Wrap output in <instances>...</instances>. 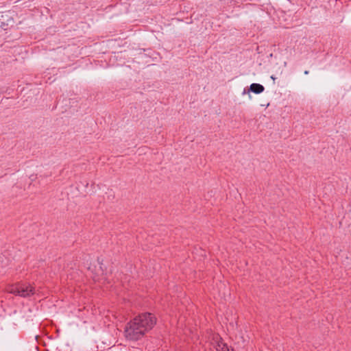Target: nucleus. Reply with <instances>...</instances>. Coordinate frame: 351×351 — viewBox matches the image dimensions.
<instances>
[{"label":"nucleus","instance_id":"f257e3e1","mask_svg":"<svg viewBox=\"0 0 351 351\" xmlns=\"http://www.w3.org/2000/svg\"><path fill=\"white\" fill-rule=\"evenodd\" d=\"M134 324L138 325L141 329L147 332L156 324V318L150 313H143L136 317L133 320Z\"/></svg>","mask_w":351,"mask_h":351},{"label":"nucleus","instance_id":"f03ea898","mask_svg":"<svg viewBox=\"0 0 351 351\" xmlns=\"http://www.w3.org/2000/svg\"><path fill=\"white\" fill-rule=\"evenodd\" d=\"M125 332L126 338L130 340H138L145 334L133 321L128 324Z\"/></svg>","mask_w":351,"mask_h":351},{"label":"nucleus","instance_id":"7ed1b4c3","mask_svg":"<svg viewBox=\"0 0 351 351\" xmlns=\"http://www.w3.org/2000/svg\"><path fill=\"white\" fill-rule=\"evenodd\" d=\"M9 292L21 297H27L34 293L33 287L29 285H20L12 287L8 290Z\"/></svg>","mask_w":351,"mask_h":351},{"label":"nucleus","instance_id":"20e7f679","mask_svg":"<svg viewBox=\"0 0 351 351\" xmlns=\"http://www.w3.org/2000/svg\"><path fill=\"white\" fill-rule=\"evenodd\" d=\"M213 344L217 351H233V350L230 349L218 335H215L213 337Z\"/></svg>","mask_w":351,"mask_h":351},{"label":"nucleus","instance_id":"39448f33","mask_svg":"<svg viewBox=\"0 0 351 351\" xmlns=\"http://www.w3.org/2000/svg\"><path fill=\"white\" fill-rule=\"evenodd\" d=\"M264 87L260 84L253 83L250 86V90L255 94H260L264 91Z\"/></svg>","mask_w":351,"mask_h":351},{"label":"nucleus","instance_id":"423d86ee","mask_svg":"<svg viewBox=\"0 0 351 351\" xmlns=\"http://www.w3.org/2000/svg\"><path fill=\"white\" fill-rule=\"evenodd\" d=\"M304 74H305V75H308V71H304Z\"/></svg>","mask_w":351,"mask_h":351}]
</instances>
